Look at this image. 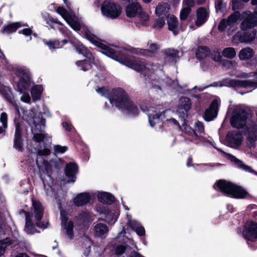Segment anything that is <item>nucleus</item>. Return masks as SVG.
<instances>
[{"label": "nucleus", "instance_id": "1", "mask_svg": "<svg viewBox=\"0 0 257 257\" xmlns=\"http://www.w3.org/2000/svg\"><path fill=\"white\" fill-rule=\"evenodd\" d=\"M56 11L74 30L81 31V34L83 37L101 49L103 54L114 60L120 61L116 49L108 46L105 42L100 40L82 23L79 18L69 9L66 10L62 7H58Z\"/></svg>", "mask_w": 257, "mask_h": 257}, {"label": "nucleus", "instance_id": "2", "mask_svg": "<svg viewBox=\"0 0 257 257\" xmlns=\"http://www.w3.org/2000/svg\"><path fill=\"white\" fill-rule=\"evenodd\" d=\"M96 92L102 96L108 97L112 106L124 109L132 115L138 114L139 109L137 106L128 98L125 92L121 88L114 89L108 92L105 87L97 88Z\"/></svg>", "mask_w": 257, "mask_h": 257}, {"label": "nucleus", "instance_id": "3", "mask_svg": "<svg viewBox=\"0 0 257 257\" xmlns=\"http://www.w3.org/2000/svg\"><path fill=\"white\" fill-rule=\"evenodd\" d=\"M24 119L26 120L31 126V131L34 135V139L37 142L46 140L48 143H50V138L42 133L44 128L45 120L43 118L41 113H37L34 110L26 111L24 116Z\"/></svg>", "mask_w": 257, "mask_h": 257}, {"label": "nucleus", "instance_id": "4", "mask_svg": "<svg viewBox=\"0 0 257 257\" xmlns=\"http://www.w3.org/2000/svg\"><path fill=\"white\" fill-rule=\"evenodd\" d=\"M152 70L149 68V71H148L146 75L142 73L144 76L147 75L146 79L148 78V82H150L154 87L157 88L159 90H161V86H164L166 85L172 86L175 88H177L178 82L172 81L171 79L167 77L164 74V72L160 69L156 70L155 72L154 67H152Z\"/></svg>", "mask_w": 257, "mask_h": 257}, {"label": "nucleus", "instance_id": "5", "mask_svg": "<svg viewBox=\"0 0 257 257\" xmlns=\"http://www.w3.org/2000/svg\"><path fill=\"white\" fill-rule=\"evenodd\" d=\"M160 106L155 107L154 106H146L145 108L143 105L141 106V109L146 112L149 119V122L152 127L160 128L162 126L163 118L165 117L166 115H168L171 113H173L170 110L165 111H160Z\"/></svg>", "mask_w": 257, "mask_h": 257}, {"label": "nucleus", "instance_id": "6", "mask_svg": "<svg viewBox=\"0 0 257 257\" xmlns=\"http://www.w3.org/2000/svg\"><path fill=\"white\" fill-rule=\"evenodd\" d=\"M15 73L20 78L18 85L20 92L23 93L21 99L25 102L29 103L31 100L30 96L25 91L29 90L33 84L30 78V74L27 70L21 67L16 68Z\"/></svg>", "mask_w": 257, "mask_h": 257}, {"label": "nucleus", "instance_id": "7", "mask_svg": "<svg viewBox=\"0 0 257 257\" xmlns=\"http://www.w3.org/2000/svg\"><path fill=\"white\" fill-rule=\"evenodd\" d=\"M44 208L39 201L32 200V208L30 212H25V217H29L31 221H33L35 225L43 229L46 228L48 226L47 221H42L44 215Z\"/></svg>", "mask_w": 257, "mask_h": 257}, {"label": "nucleus", "instance_id": "8", "mask_svg": "<svg viewBox=\"0 0 257 257\" xmlns=\"http://www.w3.org/2000/svg\"><path fill=\"white\" fill-rule=\"evenodd\" d=\"M216 188L222 193L235 198H244L247 195V192L240 186L230 182L219 180L216 183Z\"/></svg>", "mask_w": 257, "mask_h": 257}, {"label": "nucleus", "instance_id": "9", "mask_svg": "<svg viewBox=\"0 0 257 257\" xmlns=\"http://www.w3.org/2000/svg\"><path fill=\"white\" fill-rule=\"evenodd\" d=\"M77 52L86 58L83 61H78L76 62V65L84 71L89 70L92 67V65H97L98 60L95 59L92 54L82 44H79L76 48Z\"/></svg>", "mask_w": 257, "mask_h": 257}, {"label": "nucleus", "instance_id": "10", "mask_svg": "<svg viewBox=\"0 0 257 257\" xmlns=\"http://www.w3.org/2000/svg\"><path fill=\"white\" fill-rule=\"evenodd\" d=\"M101 11L103 16L111 19H114L120 16L121 8L118 4L114 2L107 0L102 3Z\"/></svg>", "mask_w": 257, "mask_h": 257}, {"label": "nucleus", "instance_id": "11", "mask_svg": "<svg viewBox=\"0 0 257 257\" xmlns=\"http://www.w3.org/2000/svg\"><path fill=\"white\" fill-rule=\"evenodd\" d=\"M246 119V113L245 110L241 106H237L234 110L230 122L234 127L242 128L245 125Z\"/></svg>", "mask_w": 257, "mask_h": 257}, {"label": "nucleus", "instance_id": "12", "mask_svg": "<svg viewBox=\"0 0 257 257\" xmlns=\"http://www.w3.org/2000/svg\"><path fill=\"white\" fill-rule=\"evenodd\" d=\"M122 64L131 68L136 71L141 72L145 75L149 71V66H146L144 63L138 59L136 58H125L120 61Z\"/></svg>", "mask_w": 257, "mask_h": 257}, {"label": "nucleus", "instance_id": "13", "mask_svg": "<svg viewBox=\"0 0 257 257\" xmlns=\"http://www.w3.org/2000/svg\"><path fill=\"white\" fill-rule=\"evenodd\" d=\"M242 236L247 240L253 241L257 238V223L252 220L247 221L242 231Z\"/></svg>", "mask_w": 257, "mask_h": 257}, {"label": "nucleus", "instance_id": "14", "mask_svg": "<svg viewBox=\"0 0 257 257\" xmlns=\"http://www.w3.org/2000/svg\"><path fill=\"white\" fill-rule=\"evenodd\" d=\"M223 85L232 86V87H241L244 88H256L257 87V82H253L249 80H237L234 79H227L225 80L224 84L220 83L219 85L215 83L212 85L213 86H222Z\"/></svg>", "mask_w": 257, "mask_h": 257}, {"label": "nucleus", "instance_id": "15", "mask_svg": "<svg viewBox=\"0 0 257 257\" xmlns=\"http://www.w3.org/2000/svg\"><path fill=\"white\" fill-rule=\"evenodd\" d=\"M240 16L238 12H235L230 15L227 19L222 20L218 25V30L223 31L227 28L229 30L230 28L234 27Z\"/></svg>", "mask_w": 257, "mask_h": 257}, {"label": "nucleus", "instance_id": "16", "mask_svg": "<svg viewBox=\"0 0 257 257\" xmlns=\"http://www.w3.org/2000/svg\"><path fill=\"white\" fill-rule=\"evenodd\" d=\"M256 34L255 30L247 32H238L233 36L232 42L234 43L249 42L254 39Z\"/></svg>", "mask_w": 257, "mask_h": 257}, {"label": "nucleus", "instance_id": "17", "mask_svg": "<svg viewBox=\"0 0 257 257\" xmlns=\"http://www.w3.org/2000/svg\"><path fill=\"white\" fill-rule=\"evenodd\" d=\"M241 17L244 19L240 25L242 30L246 31L257 26V19L250 12H244L242 14Z\"/></svg>", "mask_w": 257, "mask_h": 257}, {"label": "nucleus", "instance_id": "18", "mask_svg": "<svg viewBox=\"0 0 257 257\" xmlns=\"http://www.w3.org/2000/svg\"><path fill=\"white\" fill-rule=\"evenodd\" d=\"M115 253L116 255H122V257H145L127 245L117 246L115 248Z\"/></svg>", "mask_w": 257, "mask_h": 257}, {"label": "nucleus", "instance_id": "19", "mask_svg": "<svg viewBox=\"0 0 257 257\" xmlns=\"http://www.w3.org/2000/svg\"><path fill=\"white\" fill-rule=\"evenodd\" d=\"M126 219V226L128 227L132 228L140 236H143L145 235L146 231L144 226L137 221L133 220L131 215L127 213Z\"/></svg>", "mask_w": 257, "mask_h": 257}, {"label": "nucleus", "instance_id": "20", "mask_svg": "<svg viewBox=\"0 0 257 257\" xmlns=\"http://www.w3.org/2000/svg\"><path fill=\"white\" fill-rule=\"evenodd\" d=\"M191 103L190 99L187 97H181L177 109V113L180 117L184 118L187 115V111L190 109Z\"/></svg>", "mask_w": 257, "mask_h": 257}, {"label": "nucleus", "instance_id": "21", "mask_svg": "<svg viewBox=\"0 0 257 257\" xmlns=\"http://www.w3.org/2000/svg\"><path fill=\"white\" fill-rule=\"evenodd\" d=\"M128 4L125 7L126 16L129 18L137 17L139 13L141 12L142 7L137 2V0H133L128 2Z\"/></svg>", "mask_w": 257, "mask_h": 257}, {"label": "nucleus", "instance_id": "22", "mask_svg": "<svg viewBox=\"0 0 257 257\" xmlns=\"http://www.w3.org/2000/svg\"><path fill=\"white\" fill-rule=\"evenodd\" d=\"M61 215L62 227L67 237L71 239L73 236V223L71 221H68L67 217L62 211H61Z\"/></svg>", "mask_w": 257, "mask_h": 257}, {"label": "nucleus", "instance_id": "23", "mask_svg": "<svg viewBox=\"0 0 257 257\" xmlns=\"http://www.w3.org/2000/svg\"><path fill=\"white\" fill-rule=\"evenodd\" d=\"M241 135L237 132L229 133L227 135L226 143L231 148H237L241 145Z\"/></svg>", "mask_w": 257, "mask_h": 257}, {"label": "nucleus", "instance_id": "24", "mask_svg": "<svg viewBox=\"0 0 257 257\" xmlns=\"http://www.w3.org/2000/svg\"><path fill=\"white\" fill-rule=\"evenodd\" d=\"M218 100L215 99L211 103L209 107L205 111L204 119L206 121H210L217 115Z\"/></svg>", "mask_w": 257, "mask_h": 257}, {"label": "nucleus", "instance_id": "25", "mask_svg": "<svg viewBox=\"0 0 257 257\" xmlns=\"http://www.w3.org/2000/svg\"><path fill=\"white\" fill-rule=\"evenodd\" d=\"M78 168L74 163H70L66 166L65 172L66 176L70 178L69 182H74L76 180L75 175L77 173Z\"/></svg>", "mask_w": 257, "mask_h": 257}, {"label": "nucleus", "instance_id": "26", "mask_svg": "<svg viewBox=\"0 0 257 257\" xmlns=\"http://www.w3.org/2000/svg\"><path fill=\"white\" fill-rule=\"evenodd\" d=\"M196 16L195 25L199 27L207 21L209 17V12L205 8H200L197 11Z\"/></svg>", "mask_w": 257, "mask_h": 257}, {"label": "nucleus", "instance_id": "27", "mask_svg": "<svg viewBox=\"0 0 257 257\" xmlns=\"http://www.w3.org/2000/svg\"><path fill=\"white\" fill-rule=\"evenodd\" d=\"M170 9L168 4L164 2L160 3L155 9V14L159 18H165L168 17V13Z\"/></svg>", "mask_w": 257, "mask_h": 257}, {"label": "nucleus", "instance_id": "28", "mask_svg": "<svg viewBox=\"0 0 257 257\" xmlns=\"http://www.w3.org/2000/svg\"><path fill=\"white\" fill-rule=\"evenodd\" d=\"M21 131L22 129L20 125L17 123L16 126L14 146L15 148L20 151H22L23 150Z\"/></svg>", "mask_w": 257, "mask_h": 257}, {"label": "nucleus", "instance_id": "29", "mask_svg": "<svg viewBox=\"0 0 257 257\" xmlns=\"http://www.w3.org/2000/svg\"><path fill=\"white\" fill-rule=\"evenodd\" d=\"M148 45H149V49L138 48L136 49V53L145 56H152L153 54L159 48V46L155 43L148 44Z\"/></svg>", "mask_w": 257, "mask_h": 257}, {"label": "nucleus", "instance_id": "30", "mask_svg": "<svg viewBox=\"0 0 257 257\" xmlns=\"http://www.w3.org/2000/svg\"><path fill=\"white\" fill-rule=\"evenodd\" d=\"M178 51L169 49L161 53L160 55L164 58L166 62H176L178 58Z\"/></svg>", "mask_w": 257, "mask_h": 257}, {"label": "nucleus", "instance_id": "31", "mask_svg": "<svg viewBox=\"0 0 257 257\" xmlns=\"http://www.w3.org/2000/svg\"><path fill=\"white\" fill-rule=\"evenodd\" d=\"M228 158L230 160V161L234 163L237 167L242 169L244 171L251 173L256 174L250 166L246 165L241 161L237 159L234 156L228 154Z\"/></svg>", "mask_w": 257, "mask_h": 257}, {"label": "nucleus", "instance_id": "32", "mask_svg": "<svg viewBox=\"0 0 257 257\" xmlns=\"http://www.w3.org/2000/svg\"><path fill=\"white\" fill-rule=\"evenodd\" d=\"M90 198V195L88 193H80L74 198V203L78 206H83L89 202Z\"/></svg>", "mask_w": 257, "mask_h": 257}, {"label": "nucleus", "instance_id": "33", "mask_svg": "<svg viewBox=\"0 0 257 257\" xmlns=\"http://www.w3.org/2000/svg\"><path fill=\"white\" fill-rule=\"evenodd\" d=\"M94 229L95 235L101 238L105 237L109 230L106 225L101 223H97Z\"/></svg>", "mask_w": 257, "mask_h": 257}, {"label": "nucleus", "instance_id": "34", "mask_svg": "<svg viewBox=\"0 0 257 257\" xmlns=\"http://www.w3.org/2000/svg\"><path fill=\"white\" fill-rule=\"evenodd\" d=\"M167 24L169 30L172 31L175 35L177 34L178 32V28L176 17L173 15H168L167 17Z\"/></svg>", "mask_w": 257, "mask_h": 257}, {"label": "nucleus", "instance_id": "35", "mask_svg": "<svg viewBox=\"0 0 257 257\" xmlns=\"http://www.w3.org/2000/svg\"><path fill=\"white\" fill-rule=\"evenodd\" d=\"M254 52L250 48H245L241 49L238 54L239 58L241 60H248L254 56Z\"/></svg>", "mask_w": 257, "mask_h": 257}, {"label": "nucleus", "instance_id": "36", "mask_svg": "<svg viewBox=\"0 0 257 257\" xmlns=\"http://www.w3.org/2000/svg\"><path fill=\"white\" fill-rule=\"evenodd\" d=\"M26 26L21 22H17L10 24L7 26H5L3 30V33L4 34H10L11 33L15 32L19 28Z\"/></svg>", "mask_w": 257, "mask_h": 257}, {"label": "nucleus", "instance_id": "37", "mask_svg": "<svg viewBox=\"0 0 257 257\" xmlns=\"http://www.w3.org/2000/svg\"><path fill=\"white\" fill-rule=\"evenodd\" d=\"M97 198L99 201L103 203L110 204L113 200V196L107 192H99Z\"/></svg>", "mask_w": 257, "mask_h": 257}, {"label": "nucleus", "instance_id": "38", "mask_svg": "<svg viewBox=\"0 0 257 257\" xmlns=\"http://www.w3.org/2000/svg\"><path fill=\"white\" fill-rule=\"evenodd\" d=\"M67 41L63 40L61 42L57 40H49V41H44V43L46 44L50 49H59L63 46L64 44L67 43Z\"/></svg>", "mask_w": 257, "mask_h": 257}, {"label": "nucleus", "instance_id": "39", "mask_svg": "<svg viewBox=\"0 0 257 257\" xmlns=\"http://www.w3.org/2000/svg\"><path fill=\"white\" fill-rule=\"evenodd\" d=\"M184 129L186 133L191 137V139L195 141V143L198 144L204 141V137L198 136L195 131L190 127L186 126Z\"/></svg>", "mask_w": 257, "mask_h": 257}, {"label": "nucleus", "instance_id": "40", "mask_svg": "<svg viewBox=\"0 0 257 257\" xmlns=\"http://www.w3.org/2000/svg\"><path fill=\"white\" fill-rule=\"evenodd\" d=\"M30 219L29 218V217H27L26 218V224H25V231L28 233V234H33L36 231V228L35 227V223L33 222V221H31L30 220Z\"/></svg>", "mask_w": 257, "mask_h": 257}, {"label": "nucleus", "instance_id": "41", "mask_svg": "<svg viewBox=\"0 0 257 257\" xmlns=\"http://www.w3.org/2000/svg\"><path fill=\"white\" fill-rule=\"evenodd\" d=\"M42 91L43 88L41 85H37L32 88L31 90V94L34 100H37L40 99Z\"/></svg>", "mask_w": 257, "mask_h": 257}, {"label": "nucleus", "instance_id": "42", "mask_svg": "<svg viewBox=\"0 0 257 257\" xmlns=\"http://www.w3.org/2000/svg\"><path fill=\"white\" fill-rule=\"evenodd\" d=\"M137 16L140 21L137 25L138 27H140L141 25H146L150 20V16L147 13L143 11V9H142L141 12L139 13Z\"/></svg>", "mask_w": 257, "mask_h": 257}, {"label": "nucleus", "instance_id": "43", "mask_svg": "<svg viewBox=\"0 0 257 257\" xmlns=\"http://www.w3.org/2000/svg\"><path fill=\"white\" fill-rule=\"evenodd\" d=\"M13 243V241L10 238H7L4 240H0V256L5 253L6 247Z\"/></svg>", "mask_w": 257, "mask_h": 257}, {"label": "nucleus", "instance_id": "44", "mask_svg": "<svg viewBox=\"0 0 257 257\" xmlns=\"http://www.w3.org/2000/svg\"><path fill=\"white\" fill-rule=\"evenodd\" d=\"M222 56L228 59H232L236 56V51L232 47L226 48L222 52Z\"/></svg>", "mask_w": 257, "mask_h": 257}, {"label": "nucleus", "instance_id": "45", "mask_svg": "<svg viewBox=\"0 0 257 257\" xmlns=\"http://www.w3.org/2000/svg\"><path fill=\"white\" fill-rule=\"evenodd\" d=\"M208 53V49L207 47H201L197 49L196 53V56L197 59L201 60L207 56Z\"/></svg>", "mask_w": 257, "mask_h": 257}, {"label": "nucleus", "instance_id": "46", "mask_svg": "<svg viewBox=\"0 0 257 257\" xmlns=\"http://www.w3.org/2000/svg\"><path fill=\"white\" fill-rule=\"evenodd\" d=\"M118 216V213L116 211H111L106 216L107 221L110 224H113L116 221Z\"/></svg>", "mask_w": 257, "mask_h": 257}, {"label": "nucleus", "instance_id": "47", "mask_svg": "<svg viewBox=\"0 0 257 257\" xmlns=\"http://www.w3.org/2000/svg\"><path fill=\"white\" fill-rule=\"evenodd\" d=\"M257 140V126L253 127L252 132L250 133L248 137V141L250 142V146L254 145V142Z\"/></svg>", "mask_w": 257, "mask_h": 257}, {"label": "nucleus", "instance_id": "48", "mask_svg": "<svg viewBox=\"0 0 257 257\" xmlns=\"http://www.w3.org/2000/svg\"><path fill=\"white\" fill-rule=\"evenodd\" d=\"M191 12V8L189 7H185L182 9L180 12V19L182 20L186 19L188 15Z\"/></svg>", "mask_w": 257, "mask_h": 257}, {"label": "nucleus", "instance_id": "49", "mask_svg": "<svg viewBox=\"0 0 257 257\" xmlns=\"http://www.w3.org/2000/svg\"><path fill=\"white\" fill-rule=\"evenodd\" d=\"M67 150L66 146H61L60 145H56L54 147V153L56 154H62L65 152Z\"/></svg>", "mask_w": 257, "mask_h": 257}, {"label": "nucleus", "instance_id": "50", "mask_svg": "<svg viewBox=\"0 0 257 257\" xmlns=\"http://www.w3.org/2000/svg\"><path fill=\"white\" fill-rule=\"evenodd\" d=\"M225 7V4H224L222 0H218L216 2L215 9L217 12H222Z\"/></svg>", "mask_w": 257, "mask_h": 257}, {"label": "nucleus", "instance_id": "51", "mask_svg": "<svg viewBox=\"0 0 257 257\" xmlns=\"http://www.w3.org/2000/svg\"><path fill=\"white\" fill-rule=\"evenodd\" d=\"M50 149L47 148V146H44V148L43 149H39L37 150V153L38 155L42 156H47L49 155L50 154Z\"/></svg>", "mask_w": 257, "mask_h": 257}, {"label": "nucleus", "instance_id": "52", "mask_svg": "<svg viewBox=\"0 0 257 257\" xmlns=\"http://www.w3.org/2000/svg\"><path fill=\"white\" fill-rule=\"evenodd\" d=\"M211 58L215 61H219L221 60L220 52L217 50L213 51L211 54Z\"/></svg>", "mask_w": 257, "mask_h": 257}, {"label": "nucleus", "instance_id": "53", "mask_svg": "<svg viewBox=\"0 0 257 257\" xmlns=\"http://www.w3.org/2000/svg\"><path fill=\"white\" fill-rule=\"evenodd\" d=\"M195 127L196 131L200 134L204 133V125L202 122L197 121L195 123Z\"/></svg>", "mask_w": 257, "mask_h": 257}, {"label": "nucleus", "instance_id": "54", "mask_svg": "<svg viewBox=\"0 0 257 257\" xmlns=\"http://www.w3.org/2000/svg\"><path fill=\"white\" fill-rule=\"evenodd\" d=\"M7 114L5 112H3L1 115L0 121L2 123L4 128H6L7 127Z\"/></svg>", "mask_w": 257, "mask_h": 257}, {"label": "nucleus", "instance_id": "55", "mask_svg": "<svg viewBox=\"0 0 257 257\" xmlns=\"http://www.w3.org/2000/svg\"><path fill=\"white\" fill-rule=\"evenodd\" d=\"M165 23L164 18H159L155 22L154 27L155 29H160L164 26Z\"/></svg>", "mask_w": 257, "mask_h": 257}, {"label": "nucleus", "instance_id": "56", "mask_svg": "<svg viewBox=\"0 0 257 257\" xmlns=\"http://www.w3.org/2000/svg\"><path fill=\"white\" fill-rule=\"evenodd\" d=\"M236 63L230 60H226L223 62V66L227 68H231L235 67Z\"/></svg>", "mask_w": 257, "mask_h": 257}, {"label": "nucleus", "instance_id": "57", "mask_svg": "<svg viewBox=\"0 0 257 257\" xmlns=\"http://www.w3.org/2000/svg\"><path fill=\"white\" fill-rule=\"evenodd\" d=\"M19 33H22L25 36H29V41L31 40V35L32 34V30L29 28H26L22 30L21 31H19Z\"/></svg>", "mask_w": 257, "mask_h": 257}, {"label": "nucleus", "instance_id": "58", "mask_svg": "<svg viewBox=\"0 0 257 257\" xmlns=\"http://www.w3.org/2000/svg\"><path fill=\"white\" fill-rule=\"evenodd\" d=\"M183 5L186 6V7L191 8V7H192L194 6L195 0H183Z\"/></svg>", "mask_w": 257, "mask_h": 257}, {"label": "nucleus", "instance_id": "59", "mask_svg": "<svg viewBox=\"0 0 257 257\" xmlns=\"http://www.w3.org/2000/svg\"><path fill=\"white\" fill-rule=\"evenodd\" d=\"M232 7L233 10L238 9L239 8L241 3L240 0H231Z\"/></svg>", "mask_w": 257, "mask_h": 257}, {"label": "nucleus", "instance_id": "60", "mask_svg": "<svg viewBox=\"0 0 257 257\" xmlns=\"http://www.w3.org/2000/svg\"><path fill=\"white\" fill-rule=\"evenodd\" d=\"M62 125L64 128H65L66 130L69 131L71 129V126L67 122H64L62 123Z\"/></svg>", "mask_w": 257, "mask_h": 257}, {"label": "nucleus", "instance_id": "61", "mask_svg": "<svg viewBox=\"0 0 257 257\" xmlns=\"http://www.w3.org/2000/svg\"><path fill=\"white\" fill-rule=\"evenodd\" d=\"M168 123L173 124L176 125L177 124V121L174 118H166V120Z\"/></svg>", "mask_w": 257, "mask_h": 257}, {"label": "nucleus", "instance_id": "62", "mask_svg": "<svg viewBox=\"0 0 257 257\" xmlns=\"http://www.w3.org/2000/svg\"><path fill=\"white\" fill-rule=\"evenodd\" d=\"M44 165L45 167V171L47 174H49V172L52 170L51 167H49L46 163H44Z\"/></svg>", "mask_w": 257, "mask_h": 257}, {"label": "nucleus", "instance_id": "63", "mask_svg": "<svg viewBox=\"0 0 257 257\" xmlns=\"http://www.w3.org/2000/svg\"><path fill=\"white\" fill-rule=\"evenodd\" d=\"M80 217L81 219H83L84 220L87 219L89 217V215L88 212H85L83 213V214L82 215H81Z\"/></svg>", "mask_w": 257, "mask_h": 257}, {"label": "nucleus", "instance_id": "64", "mask_svg": "<svg viewBox=\"0 0 257 257\" xmlns=\"http://www.w3.org/2000/svg\"><path fill=\"white\" fill-rule=\"evenodd\" d=\"M15 257H30L27 253H20L17 254Z\"/></svg>", "mask_w": 257, "mask_h": 257}]
</instances>
